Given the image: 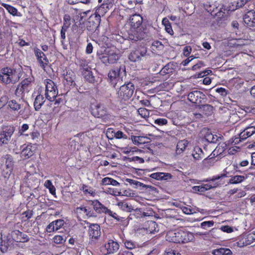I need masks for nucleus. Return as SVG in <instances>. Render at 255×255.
I'll return each mask as SVG.
<instances>
[{"mask_svg": "<svg viewBox=\"0 0 255 255\" xmlns=\"http://www.w3.org/2000/svg\"><path fill=\"white\" fill-rule=\"evenodd\" d=\"M192 155L195 160H199L204 158V153L199 146H195L194 148Z\"/></svg>", "mask_w": 255, "mask_h": 255, "instance_id": "30", "label": "nucleus"}, {"mask_svg": "<svg viewBox=\"0 0 255 255\" xmlns=\"http://www.w3.org/2000/svg\"><path fill=\"white\" fill-rule=\"evenodd\" d=\"M221 230L228 233H232L233 231V228L228 226H224L221 227Z\"/></svg>", "mask_w": 255, "mask_h": 255, "instance_id": "60", "label": "nucleus"}, {"mask_svg": "<svg viewBox=\"0 0 255 255\" xmlns=\"http://www.w3.org/2000/svg\"><path fill=\"white\" fill-rule=\"evenodd\" d=\"M110 64L115 63L120 58L119 55L112 50L106 49Z\"/></svg>", "mask_w": 255, "mask_h": 255, "instance_id": "36", "label": "nucleus"}, {"mask_svg": "<svg viewBox=\"0 0 255 255\" xmlns=\"http://www.w3.org/2000/svg\"><path fill=\"white\" fill-rule=\"evenodd\" d=\"M79 65L80 70L82 71H86V70H91V68L89 66L87 62L84 59L79 60Z\"/></svg>", "mask_w": 255, "mask_h": 255, "instance_id": "43", "label": "nucleus"}, {"mask_svg": "<svg viewBox=\"0 0 255 255\" xmlns=\"http://www.w3.org/2000/svg\"><path fill=\"white\" fill-rule=\"evenodd\" d=\"M244 22L249 26L255 27V11L249 10L243 17Z\"/></svg>", "mask_w": 255, "mask_h": 255, "instance_id": "16", "label": "nucleus"}, {"mask_svg": "<svg viewBox=\"0 0 255 255\" xmlns=\"http://www.w3.org/2000/svg\"><path fill=\"white\" fill-rule=\"evenodd\" d=\"M188 143V141L185 139L179 141L176 145V154L179 155L182 153L187 147Z\"/></svg>", "mask_w": 255, "mask_h": 255, "instance_id": "29", "label": "nucleus"}, {"mask_svg": "<svg viewBox=\"0 0 255 255\" xmlns=\"http://www.w3.org/2000/svg\"><path fill=\"white\" fill-rule=\"evenodd\" d=\"M212 72L211 70H206L205 71H203L198 74V77H204L205 76H207L209 75L210 73Z\"/></svg>", "mask_w": 255, "mask_h": 255, "instance_id": "62", "label": "nucleus"}, {"mask_svg": "<svg viewBox=\"0 0 255 255\" xmlns=\"http://www.w3.org/2000/svg\"><path fill=\"white\" fill-rule=\"evenodd\" d=\"M147 48L144 46H137L131 50L128 55V59L131 62H138L144 58H146L148 54L147 53Z\"/></svg>", "mask_w": 255, "mask_h": 255, "instance_id": "4", "label": "nucleus"}, {"mask_svg": "<svg viewBox=\"0 0 255 255\" xmlns=\"http://www.w3.org/2000/svg\"><path fill=\"white\" fill-rule=\"evenodd\" d=\"M250 0H239L236 2L235 7H231V9L230 8V9L235 10L237 9L242 7Z\"/></svg>", "mask_w": 255, "mask_h": 255, "instance_id": "46", "label": "nucleus"}, {"mask_svg": "<svg viewBox=\"0 0 255 255\" xmlns=\"http://www.w3.org/2000/svg\"><path fill=\"white\" fill-rule=\"evenodd\" d=\"M1 5L12 15L15 16L17 15V10L15 7L4 3H2Z\"/></svg>", "mask_w": 255, "mask_h": 255, "instance_id": "44", "label": "nucleus"}, {"mask_svg": "<svg viewBox=\"0 0 255 255\" xmlns=\"http://www.w3.org/2000/svg\"><path fill=\"white\" fill-rule=\"evenodd\" d=\"M122 210L128 212H132L133 207L130 205L129 206L127 203L123 201H120L117 204Z\"/></svg>", "mask_w": 255, "mask_h": 255, "instance_id": "39", "label": "nucleus"}, {"mask_svg": "<svg viewBox=\"0 0 255 255\" xmlns=\"http://www.w3.org/2000/svg\"><path fill=\"white\" fill-rule=\"evenodd\" d=\"M170 65L169 64H166L160 71V73L161 75H164L172 72V69L170 68Z\"/></svg>", "mask_w": 255, "mask_h": 255, "instance_id": "49", "label": "nucleus"}, {"mask_svg": "<svg viewBox=\"0 0 255 255\" xmlns=\"http://www.w3.org/2000/svg\"><path fill=\"white\" fill-rule=\"evenodd\" d=\"M216 91L217 93L220 94L222 96H226L228 93L227 90L226 89L222 88V87L217 88L216 89Z\"/></svg>", "mask_w": 255, "mask_h": 255, "instance_id": "55", "label": "nucleus"}, {"mask_svg": "<svg viewBox=\"0 0 255 255\" xmlns=\"http://www.w3.org/2000/svg\"><path fill=\"white\" fill-rule=\"evenodd\" d=\"M33 153L34 151L32 150V146L27 145L21 151L20 156L23 159H27L32 156Z\"/></svg>", "mask_w": 255, "mask_h": 255, "instance_id": "27", "label": "nucleus"}, {"mask_svg": "<svg viewBox=\"0 0 255 255\" xmlns=\"http://www.w3.org/2000/svg\"><path fill=\"white\" fill-rule=\"evenodd\" d=\"M92 114L96 118H102L107 115V109L104 105L97 104L92 109Z\"/></svg>", "mask_w": 255, "mask_h": 255, "instance_id": "13", "label": "nucleus"}, {"mask_svg": "<svg viewBox=\"0 0 255 255\" xmlns=\"http://www.w3.org/2000/svg\"><path fill=\"white\" fill-rule=\"evenodd\" d=\"M82 75L84 79L90 83H94L96 81L95 78L91 70H86V71H82Z\"/></svg>", "mask_w": 255, "mask_h": 255, "instance_id": "35", "label": "nucleus"}, {"mask_svg": "<svg viewBox=\"0 0 255 255\" xmlns=\"http://www.w3.org/2000/svg\"><path fill=\"white\" fill-rule=\"evenodd\" d=\"M44 186L49 190V191H55L56 189L55 187L52 184L50 180H46L44 184Z\"/></svg>", "mask_w": 255, "mask_h": 255, "instance_id": "50", "label": "nucleus"}, {"mask_svg": "<svg viewBox=\"0 0 255 255\" xmlns=\"http://www.w3.org/2000/svg\"><path fill=\"white\" fill-rule=\"evenodd\" d=\"M166 238L167 240L170 242L185 243L192 241L194 239V235L192 233L179 230L168 232Z\"/></svg>", "mask_w": 255, "mask_h": 255, "instance_id": "1", "label": "nucleus"}, {"mask_svg": "<svg viewBox=\"0 0 255 255\" xmlns=\"http://www.w3.org/2000/svg\"><path fill=\"white\" fill-rule=\"evenodd\" d=\"M255 133V127L252 126L246 128L240 133V138L245 140Z\"/></svg>", "mask_w": 255, "mask_h": 255, "instance_id": "25", "label": "nucleus"}, {"mask_svg": "<svg viewBox=\"0 0 255 255\" xmlns=\"http://www.w3.org/2000/svg\"><path fill=\"white\" fill-rule=\"evenodd\" d=\"M131 139L132 140L133 143L135 145H139L142 144L146 142H147L148 141L147 140H149L148 138L146 136H133L132 135L131 136Z\"/></svg>", "mask_w": 255, "mask_h": 255, "instance_id": "32", "label": "nucleus"}, {"mask_svg": "<svg viewBox=\"0 0 255 255\" xmlns=\"http://www.w3.org/2000/svg\"><path fill=\"white\" fill-rule=\"evenodd\" d=\"M14 130L15 128L13 126H6L2 128L0 131V146L8 143Z\"/></svg>", "mask_w": 255, "mask_h": 255, "instance_id": "7", "label": "nucleus"}, {"mask_svg": "<svg viewBox=\"0 0 255 255\" xmlns=\"http://www.w3.org/2000/svg\"><path fill=\"white\" fill-rule=\"evenodd\" d=\"M20 79L19 73L16 69L10 67H4L0 71V80L5 84H15Z\"/></svg>", "mask_w": 255, "mask_h": 255, "instance_id": "2", "label": "nucleus"}, {"mask_svg": "<svg viewBox=\"0 0 255 255\" xmlns=\"http://www.w3.org/2000/svg\"><path fill=\"white\" fill-rule=\"evenodd\" d=\"M10 237L16 242L25 243L29 241V238L27 235L23 234L19 230H14L11 232Z\"/></svg>", "mask_w": 255, "mask_h": 255, "instance_id": "14", "label": "nucleus"}, {"mask_svg": "<svg viewBox=\"0 0 255 255\" xmlns=\"http://www.w3.org/2000/svg\"><path fill=\"white\" fill-rule=\"evenodd\" d=\"M146 29L143 26L132 28L129 33L128 38L133 41L142 40L147 36Z\"/></svg>", "mask_w": 255, "mask_h": 255, "instance_id": "8", "label": "nucleus"}, {"mask_svg": "<svg viewBox=\"0 0 255 255\" xmlns=\"http://www.w3.org/2000/svg\"><path fill=\"white\" fill-rule=\"evenodd\" d=\"M132 212H133V213H131L128 217L130 219H132L131 216L132 215L134 216L137 218L149 216V215H148L147 213L143 212L141 208H136L135 209L133 208Z\"/></svg>", "mask_w": 255, "mask_h": 255, "instance_id": "34", "label": "nucleus"}, {"mask_svg": "<svg viewBox=\"0 0 255 255\" xmlns=\"http://www.w3.org/2000/svg\"><path fill=\"white\" fill-rule=\"evenodd\" d=\"M107 136L109 139H113L114 137L118 139L121 138L127 139L128 138L127 135L124 134L122 131L118 130L116 132L112 128L108 129Z\"/></svg>", "mask_w": 255, "mask_h": 255, "instance_id": "21", "label": "nucleus"}, {"mask_svg": "<svg viewBox=\"0 0 255 255\" xmlns=\"http://www.w3.org/2000/svg\"><path fill=\"white\" fill-rule=\"evenodd\" d=\"M30 83V81L28 79H25L23 80L20 84H19L15 90V93L16 95L20 94L28 91L27 87Z\"/></svg>", "mask_w": 255, "mask_h": 255, "instance_id": "24", "label": "nucleus"}, {"mask_svg": "<svg viewBox=\"0 0 255 255\" xmlns=\"http://www.w3.org/2000/svg\"><path fill=\"white\" fill-rule=\"evenodd\" d=\"M150 177L157 180H168L171 178V175L168 173L157 172L150 175Z\"/></svg>", "mask_w": 255, "mask_h": 255, "instance_id": "28", "label": "nucleus"}, {"mask_svg": "<svg viewBox=\"0 0 255 255\" xmlns=\"http://www.w3.org/2000/svg\"><path fill=\"white\" fill-rule=\"evenodd\" d=\"M89 234L92 239L90 241V244H95L93 239H98L101 235V229L100 226L97 224H91L89 228Z\"/></svg>", "mask_w": 255, "mask_h": 255, "instance_id": "12", "label": "nucleus"}, {"mask_svg": "<svg viewBox=\"0 0 255 255\" xmlns=\"http://www.w3.org/2000/svg\"><path fill=\"white\" fill-rule=\"evenodd\" d=\"M226 145H224V143L220 145V144H218V145L216 147L215 149L212 152L211 154L205 158L202 161L203 164L204 165H206L208 163V161L209 160L214 158V157L217 155L218 154H221L222 152L224 151L225 149Z\"/></svg>", "mask_w": 255, "mask_h": 255, "instance_id": "18", "label": "nucleus"}, {"mask_svg": "<svg viewBox=\"0 0 255 255\" xmlns=\"http://www.w3.org/2000/svg\"><path fill=\"white\" fill-rule=\"evenodd\" d=\"M204 139L210 143H216L219 139H221V137L212 134L210 131L208 130L205 134Z\"/></svg>", "mask_w": 255, "mask_h": 255, "instance_id": "26", "label": "nucleus"}, {"mask_svg": "<svg viewBox=\"0 0 255 255\" xmlns=\"http://www.w3.org/2000/svg\"><path fill=\"white\" fill-rule=\"evenodd\" d=\"M134 91V84L131 82H128L120 87L117 94L119 98L121 100L127 101L132 97Z\"/></svg>", "mask_w": 255, "mask_h": 255, "instance_id": "5", "label": "nucleus"}, {"mask_svg": "<svg viewBox=\"0 0 255 255\" xmlns=\"http://www.w3.org/2000/svg\"><path fill=\"white\" fill-rule=\"evenodd\" d=\"M53 241L55 244H60L64 243L65 241V239H64L62 236L57 235L53 238Z\"/></svg>", "mask_w": 255, "mask_h": 255, "instance_id": "52", "label": "nucleus"}, {"mask_svg": "<svg viewBox=\"0 0 255 255\" xmlns=\"http://www.w3.org/2000/svg\"><path fill=\"white\" fill-rule=\"evenodd\" d=\"M8 107L14 111H18L21 108V106L15 100H10L8 103Z\"/></svg>", "mask_w": 255, "mask_h": 255, "instance_id": "45", "label": "nucleus"}, {"mask_svg": "<svg viewBox=\"0 0 255 255\" xmlns=\"http://www.w3.org/2000/svg\"><path fill=\"white\" fill-rule=\"evenodd\" d=\"M245 179V178L244 176L236 175L230 179L229 183L231 184H237L242 182Z\"/></svg>", "mask_w": 255, "mask_h": 255, "instance_id": "42", "label": "nucleus"}, {"mask_svg": "<svg viewBox=\"0 0 255 255\" xmlns=\"http://www.w3.org/2000/svg\"><path fill=\"white\" fill-rule=\"evenodd\" d=\"M1 166L4 167L13 168V157L9 154H6L1 158Z\"/></svg>", "mask_w": 255, "mask_h": 255, "instance_id": "20", "label": "nucleus"}, {"mask_svg": "<svg viewBox=\"0 0 255 255\" xmlns=\"http://www.w3.org/2000/svg\"><path fill=\"white\" fill-rule=\"evenodd\" d=\"M34 51L35 55L38 61L40 63L41 66L44 68L45 66L49 63V61L46 55L38 48H35Z\"/></svg>", "mask_w": 255, "mask_h": 255, "instance_id": "15", "label": "nucleus"}, {"mask_svg": "<svg viewBox=\"0 0 255 255\" xmlns=\"http://www.w3.org/2000/svg\"><path fill=\"white\" fill-rule=\"evenodd\" d=\"M138 114L141 117L146 118L149 117V112L148 110L144 108H140L138 110Z\"/></svg>", "mask_w": 255, "mask_h": 255, "instance_id": "47", "label": "nucleus"}, {"mask_svg": "<svg viewBox=\"0 0 255 255\" xmlns=\"http://www.w3.org/2000/svg\"><path fill=\"white\" fill-rule=\"evenodd\" d=\"M14 241L11 237H7L6 240H2L0 243V250L3 253H6L9 248L13 245Z\"/></svg>", "mask_w": 255, "mask_h": 255, "instance_id": "23", "label": "nucleus"}, {"mask_svg": "<svg viewBox=\"0 0 255 255\" xmlns=\"http://www.w3.org/2000/svg\"><path fill=\"white\" fill-rule=\"evenodd\" d=\"M46 230L49 233H51L55 231L54 227V223L52 222L50 223L47 227Z\"/></svg>", "mask_w": 255, "mask_h": 255, "instance_id": "64", "label": "nucleus"}, {"mask_svg": "<svg viewBox=\"0 0 255 255\" xmlns=\"http://www.w3.org/2000/svg\"><path fill=\"white\" fill-rule=\"evenodd\" d=\"M226 176L224 174H222L221 175H217L213 176L212 178H209L202 181H199L197 183L199 184L201 182H208L207 184H202L201 185L195 186L192 187V189L195 191H204L208 190L214 189L219 186V184L215 181L219 180Z\"/></svg>", "mask_w": 255, "mask_h": 255, "instance_id": "3", "label": "nucleus"}, {"mask_svg": "<svg viewBox=\"0 0 255 255\" xmlns=\"http://www.w3.org/2000/svg\"><path fill=\"white\" fill-rule=\"evenodd\" d=\"M192 48L190 46H186L183 49V54L185 56L187 57L191 52Z\"/></svg>", "mask_w": 255, "mask_h": 255, "instance_id": "59", "label": "nucleus"}, {"mask_svg": "<svg viewBox=\"0 0 255 255\" xmlns=\"http://www.w3.org/2000/svg\"><path fill=\"white\" fill-rule=\"evenodd\" d=\"M214 224V222L213 221L203 222L201 224V227L204 229L207 230L208 228L212 227Z\"/></svg>", "mask_w": 255, "mask_h": 255, "instance_id": "51", "label": "nucleus"}, {"mask_svg": "<svg viewBox=\"0 0 255 255\" xmlns=\"http://www.w3.org/2000/svg\"><path fill=\"white\" fill-rule=\"evenodd\" d=\"M111 178L109 177L104 178L102 180V183L104 185H111Z\"/></svg>", "mask_w": 255, "mask_h": 255, "instance_id": "63", "label": "nucleus"}, {"mask_svg": "<svg viewBox=\"0 0 255 255\" xmlns=\"http://www.w3.org/2000/svg\"><path fill=\"white\" fill-rule=\"evenodd\" d=\"M45 102V100L43 95L40 94L37 95L34 102V107L35 111H39Z\"/></svg>", "mask_w": 255, "mask_h": 255, "instance_id": "31", "label": "nucleus"}, {"mask_svg": "<svg viewBox=\"0 0 255 255\" xmlns=\"http://www.w3.org/2000/svg\"><path fill=\"white\" fill-rule=\"evenodd\" d=\"M79 210L84 211V212L85 213H86V214L87 216H92V214L90 213V212L88 211V209H87L85 207H78V208H77V211L78 212V211H79Z\"/></svg>", "mask_w": 255, "mask_h": 255, "instance_id": "61", "label": "nucleus"}, {"mask_svg": "<svg viewBox=\"0 0 255 255\" xmlns=\"http://www.w3.org/2000/svg\"><path fill=\"white\" fill-rule=\"evenodd\" d=\"M88 204L92 205L94 210L98 213H105L106 212H110V210L102 205L98 200H89Z\"/></svg>", "mask_w": 255, "mask_h": 255, "instance_id": "17", "label": "nucleus"}, {"mask_svg": "<svg viewBox=\"0 0 255 255\" xmlns=\"http://www.w3.org/2000/svg\"><path fill=\"white\" fill-rule=\"evenodd\" d=\"M8 98L6 96H3L0 99V108L4 107L8 102Z\"/></svg>", "mask_w": 255, "mask_h": 255, "instance_id": "54", "label": "nucleus"}, {"mask_svg": "<svg viewBox=\"0 0 255 255\" xmlns=\"http://www.w3.org/2000/svg\"><path fill=\"white\" fill-rule=\"evenodd\" d=\"M45 98L50 102H52L57 97L58 92L57 86L54 82L50 79L45 81Z\"/></svg>", "mask_w": 255, "mask_h": 255, "instance_id": "6", "label": "nucleus"}, {"mask_svg": "<svg viewBox=\"0 0 255 255\" xmlns=\"http://www.w3.org/2000/svg\"><path fill=\"white\" fill-rule=\"evenodd\" d=\"M212 254L213 255H232V252L229 249L221 248L213 250Z\"/></svg>", "mask_w": 255, "mask_h": 255, "instance_id": "33", "label": "nucleus"}, {"mask_svg": "<svg viewBox=\"0 0 255 255\" xmlns=\"http://www.w3.org/2000/svg\"><path fill=\"white\" fill-rule=\"evenodd\" d=\"M67 2L70 4H74L79 2L87 4L90 2V0H67Z\"/></svg>", "mask_w": 255, "mask_h": 255, "instance_id": "53", "label": "nucleus"}, {"mask_svg": "<svg viewBox=\"0 0 255 255\" xmlns=\"http://www.w3.org/2000/svg\"><path fill=\"white\" fill-rule=\"evenodd\" d=\"M97 56L101 62L105 64L106 65L110 64L109 61V58L108 57L106 49L105 50V52L103 53H100L98 52Z\"/></svg>", "mask_w": 255, "mask_h": 255, "instance_id": "37", "label": "nucleus"}, {"mask_svg": "<svg viewBox=\"0 0 255 255\" xmlns=\"http://www.w3.org/2000/svg\"><path fill=\"white\" fill-rule=\"evenodd\" d=\"M154 123L158 125H165L167 123V121L165 119H158L155 120Z\"/></svg>", "mask_w": 255, "mask_h": 255, "instance_id": "56", "label": "nucleus"}, {"mask_svg": "<svg viewBox=\"0 0 255 255\" xmlns=\"http://www.w3.org/2000/svg\"><path fill=\"white\" fill-rule=\"evenodd\" d=\"M200 108L204 111L206 115L209 116L213 113L214 108L210 105H200Z\"/></svg>", "mask_w": 255, "mask_h": 255, "instance_id": "40", "label": "nucleus"}, {"mask_svg": "<svg viewBox=\"0 0 255 255\" xmlns=\"http://www.w3.org/2000/svg\"><path fill=\"white\" fill-rule=\"evenodd\" d=\"M52 223H54L55 230L57 231L64 225V221L63 220L59 219L52 222Z\"/></svg>", "mask_w": 255, "mask_h": 255, "instance_id": "48", "label": "nucleus"}, {"mask_svg": "<svg viewBox=\"0 0 255 255\" xmlns=\"http://www.w3.org/2000/svg\"><path fill=\"white\" fill-rule=\"evenodd\" d=\"M142 17L139 14H134L130 18V25L132 28L141 27Z\"/></svg>", "mask_w": 255, "mask_h": 255, "instance_id": "22", "label": "nucleus"}, {"mask_svg": "<svg viewBox=\"0 0 255 255\" xmlns=\"http://www.w3.org/2000/svg\"><path fill=\"white\" fill-rule=\"evenodd\" d=\"M126 74L125 65H120L119 66L115 67L109 72L108 77L111 82H112L120 77H123L124 76H126Z\"/></svg>", "mask_w": 255, "mask_h": 255, "instance_id": "10", "label": "nucleus"}, {"mask_svg": "<svg viewBox=\"0 0 255 255\" xmlns=\"http://www.w3.org/2000/svg\"><path fill=\"white\" fill-rule=\"evenodd\" d=\"M101 22V16L98 13H94L89 18L87 24V29L90 31H95L99 27Z\"/></svg>", "mask_w": 255, "mask_h": 255, "instance_id": "11", "label": "nucleus"}, {"mask_svg": "<svg viewBox=\"0 0 255 255\" xmlns=\"http://www.w3.org/2000/svg\"><path fill=\"white\" fill-rule=\"evenodd\" d=\"M236 5V2L235 3H231L229 4V5L227 7L223 6V7L221 8L220 11H223V10H227V11H233V10H232L230 9H231V7H235Z\"/></svg>", "mask_w": 255, "mask_h": 255, "instance_id": "58", "label": "nucleus"}, {"mask_svg": "<svg viewBox=\"0 0 255 255\" xmlns=\"http://www.w3.org/2000/svg\"><path fill=\"white\" fill-rule=\"evenodd\" d=\"M206 98L205 95L198 90L190 92L188 95V100L198 106H200L201 103L205 102Z\"/></svg>", "mask_w": 255, "mask_h": 255, "instance_id": "9", "label": "nucleus"}, {"mask_svg": "<svg viewBox=\"0 0 255 255\" xmlns=\"http://www.w3.org/2000/svg\"><path fill=\"white\" fill-rule=\"evenodd\" d=\"M116 193L113 195L116 196H119L120 198H117V200H125L124 197H133L134 196H136L135 192H123L124 194H122V192H115Z\"/></svg>", "mask_w": 255, "mask_h": 255, "instance_id": "38", "label": "nucleus"}, {"mask_svg": "<svg viewBox=\"0 0 255 255\" xmlns=\"http://www.w3.org/2000/svg\"><path fill=\"white\" fill-rule=\"evenodd\" d=\"M243 140L244 139L241 138L240 135L239 137H234L230 140L231 143L234 145L239 143Z\"/></svg>", "mask_w": 255, "mask_h": 255, "instance_id": "57", "label": "nucleus"}, {"mask_svg": "<svg viewBox=\"0 0 255 255\" xmlns=\"http://www.w3.org/2000/svg\"><path fill=\"white\" fill-rule=\"evenodd\" d=\"M119 245L118 242L112 240H109L108 243L105 245L104 248L107 251V254L116 253L119 249Z\"/></svg>", "mask_w": 255, "mask_h": 255, "instance_id": "19", "label": "nucleus"}, {"mask_svg": "<svg viewBox=\"0 0 255 255\" xmlns=\"http://www.w3.org/2000/svg\"><path fill=\"white\" fill-rule=\"evenodd\" d=\"M0 169L2 176L5 178H8L13 170V169L4 167L1 165L0 166Z\"/></svg>", "mask_w": 255, "mask_h": 255, "instance_id": "41", "label": "nucleus"}]
</instances>
